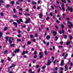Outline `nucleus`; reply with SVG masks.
Masks as SVG:
<instances>
[{"label":"nucleus","instance_id":"obj_1","mask_svg":"<svg viewBox=\"0 0 73 73\" xmlns=\"http://www.w3.org/2000/svg\"><path fill=\"white\" fill-rule=\"evenodd\" d=\"M31 21V19L29 18H28L27 19V21H25V23L26 24H27L28 23H30Z\"/></svg>","mask_w":73,"mask_h":73},{"label":"nucleus","instance_id":"obj_2","mask_svg":"<svg viewBox=\"0 0 73 73\" xmlns=\"http://www.w3.org/2000/svg\"><path fill=\"white\" fill-rule=\"evenodd\" d=\"M64 60H62L61 63L60 64V65L62 66H64Z\"/></svg>","mask_w":73,"mask_h":73},{"label":"nucleus","instance_id":"obj_3","mask_svg":"<svg viewBox=\"0 0 73 73\" xmlns=\"http://www.w3.org/2000/svg\"><path fill=\"white\" fill-rule=\"evenodd\" d=\"M67 9H68V11H70V10L71 12H73V9L72 8H70L69 7H68Z\"/></svg>","mask_w":73,"mask_h":73},{"label":"nucleus","instance_id":"obj_4","mask_svg":"<svg viewBox=\"0 0 73 73\" xmlns=\"http://www.w3.org/2000/svg\"><path fill=\"white\" fill-rule=\"evenodd\" d=\"M15 53H16V52H19V49H16L14 51Z\"/></svg>","mask_w":73,"mask_h":73},{"label":"nucleus","instance_id":"obj_5","mask_svg":"<svg viewBox=\"0 0 73 73\" xmlns=\"http://www.w3.org/2000/svg\"><path fill=\"white\" fill-rule=\"evenodd\" d=\"M15 66V64H13L12 63L11 64V66L9 68H12V67H14Z\"/></svg>","mask_w":73,"mask_h":73},{"label":"nucleus","instance_id":"obj_6","mask_svg":"<svg viewBox=\"0 0 73 73\" xmlns=\"http://www.w3.org/2000/svg\"><path fill=\"white\" fill-rule=\"evenodd\" d=\"M50 64H51V61H49L48 62V63L47 64V65L49 66L50 65Z\"/></svg>","mask_w":73,"mask_h":73},{"label":"nucleus","instance_id":"obj_7","mask_svg":"<svg viewBox=\"0 0 73 73\" xmlns=\"http://www.w3.org/2000/svg\"><path fill=\"white\" fill-rule=\"evenodd\" d=\"M6 42H7L8 41V39H9V38L8 37H6Z\"/></svg>","mask_w":73,"mask_h":73},{"label":"nucleus","instance_id":"obj_8","mask_svg":"<svg viewBox=\"0 0 73 73\" xmlns=\"http://www.w3.org/2000/svg\"><path fill=\"white\" fill-rule=\"evenodd\" d=\"M71 42H72L71 41H68L67 42L66 45H68L70 43H71Z\"/></svg>","mask_w":73,"mask_h":73},{"label":"nucleus","instance_id":"obj_9","mask_svg":"<svg viewBox=\"0 0 73 73\" xmlns=\"http://www.w3.org/2000/svg\"><path fill=\"white\" fill-rule=\"evenodd\" d=\"M68 24H70L71 26H73V25H72V24L71 23V22H70L68 21Z\"/></svg>","mask_w":73,"mask_h":73},{"label":"nucleus","instance_id":"obj_10","mask_svg":"<svg viewBox=\"0 0 73 73\" xmlns=\"http://www.w3.org/2000/svg\"><path fill=\"white\" fill-rule=\"evenodd\" d=\"M3 33L1 32H0V38H1V37L3 36Z\"/></svg>","mask_w":73,"mask_h":73},{"label":"nucleus","instance_id":"obj_11","mask_svg":"<svg viewBox=\"0 0 73 73\" xmlns=\"http://www.w3.org/2000/svg\"><path fill=\"white\" fill-rule=\"evenodd\" d=\"M42 13H40L39 14V17L40 19H41V18H42Z\"/></svg>","mask_w":73,"mask_h":73},{"label":"nucleus","instance_id":"obj_12","mask_svg":"<svg viewBox=\"0 0 73 73\" xmlns=\"http://www.w3.org/2000/svg\"><path fill=\"white\" fill-rule=\"evenodd\" d=\"M50 36H49V35H48L46 36V38L47 39H49V38H50Z\"/></svg>","mask_w":73,"mask_h":73},{"label":"nucleus","instance_id":"obj_13","mask_svg":"<svg viewBox=\"0 0 73 73\" xmlns=\"http://www.w3.org/2000/svg\"><path fill=\"white\" fill-rule=\"evenodd\" d=\"M9 41L10 44H12V40H11V39H9Z\"/></svg>","mask_w":73,"mask_h":73},{"label":"nucleus","instance_id":"obj_14","mask_svg":"<svg viewBox=\"0 0 73 73\" xmlns=\"http://www.w3.org/2000/svg\"><path fill=\"white\" fill-rule=\"evenodd\" d=\"M3 2H4V1L3 0H1L0 1V5H1V3H3Z\"/></svg>","mask_w":73,"mask_h":73},{"label":"nucleus","instance_id":"obj_15","mask_svg":"<svg viewBox=\"0 0 73 73\" xmlns=\"http://www.w3.org/2000/svg\"><path fill=\"white\" fill-rule=\"evenodd\" d=\"M32 3L33 5H36V3L35 2H34L33 1H32Z\"/></svg>","mask_w":73,"mask_h":73},{"label":"nucleus","instance_id":"obj_16","mask_svg":"<svg viewBox=\"0 0 73 73\" xmlns=\"http://www.w3.org/2000/svg\"><path fill=\"white\" fill-rule=\"evenodd\" d=\"M62 9L63 11H65V7H62Z\"/></svg>","mask_w":73,"mask_h":73},{"label":"nucleus","instance_id":"obj_17","mask_svg":"<svg viewBox=\"0 0 73 73\" xmlns=\"http://www.w3.org/2000/svg\"><path fill=\"white\" fill-rule=\"evenodd\" d=\"M53 33L54 34V36H55L57 35V33L55 32L54 31L53 32Z\"/></svg>","mask_w":73,"mask_h":73},{"label":"nucleus","instance_id":"obj_18","mask_svg":"<svg viewBox=\"0 0 73 73\" xmlns=\"http://www.w3.org/2000/svg\"><path fill=\"white\" fill-rule=\"evenodd\" d=\"M10 46L14 47L15 46V45L13 44H11L10 45Z\"/></svg>","mask_w":73,"mask_h":73},{"label":"nucleus","instance_id":"obj_19","mask_svg":"<svg viewBox=\"0 0 73 73\" xmlns=\"http://www.w3.org/2000/svg\"><path fill=\"white\" fill-rule=\"evenodd\" d=\"M7 29H8V28L6 27L4 29V31H7Z\"/></svg>","mask_w":73,"mask_h":73},{"label":"nucleus","instance_id":"obj_20","mask_svg":"<svg viewBox=\"0 0 73 73\" xmlns=\"http://www.w3.org/2000/svg\"><path fill=\"white\" fill-rule=\"evenodd\" d=\"M67 56H68V54L66 53V55H65V56L64 57V58H66V57H67Z\"/></svg>","mask_w":73,"mask_h":73},{"label":"nucleus","instance_id":"obj_21","mask_svg":"<svg viewBox=\"0 0 73 73\" xmlns=\"http://www.w3.org/2000/svg\"><path fill=\"white\" fill-rule=\"evenodd\" d=\"M17 22L19 24H21V23H20V22L18 20H17Z\"/></svg>","mask_w":73,"mask_h":73},{"label":"nucleus","instance_id":"obj_22","mask_svg":"<svg viewBox=\"0 0 73 73\" xmlns=\"http://www.w3.org/2000/svg\"><path fill=\"white\" fill-rule=\"evenodd\" d=\"M9 7V4H7L6 5V7L7 8H8Z\"/></svg>","mask_w":73,"mask_h":73},{"label":"nucleus","instance_id":"obj_23","mask_svg":"<svg viewBox=\"0 0 73 73\" xmlns=\"http://www.w3.org/2000/svg\"><path fill=\"white\" fill-rule=\"evenodd\" d=\"M8 52V50H5L4 52V54H6V53H7Z\"/></svg>","mask_w":73,"mask_h":73},{"label":"nucleus","instance_id":"obj_24","mask_svg":"<svg viewBox=\"0 0 73 73\" xmlns=\"http://www.w3.org/2000/svg\"><path fill=\"white\" fill-rule=\"evenodd\" d=\"M25 15L26 16H29V15H30L29 13H26L25 14Z\"/></svg>","mask_w":73,"mask_h":73},{"label":"nucleus","instance_id":"obj_25","mask_svg":"<svg viewBox=\"0 0 73 73\" xmlns=\"http://www.w3.org/2000/svg\"><path fill=\"white\" fill-rule=\"evenodd\" d=\"M46 68V66H44L42 67V69H44Z\"/></svg>","mask_w":73,"mask_h":73},{"label":"nucleus","instance_id":"obj_26","mask_svg":"<svg viewBox=\"0 0 73 73\" xmlns=\"http://www.w3.org/2000/svg\"><path fill=\"white\" fill-rule=\"evenodd\" d=\"M16 3L18 5H20V3L18 1L16 2Z\"/></svg>","mask_w":73,"mask_h":73},{"label":"nucleus","instance_id":"obj_27","mask_svg":"<svg viewBox=\"0 0 73 73\" xmlns=\"http://www.w3.org/2000/svg\"><path fill=\"white\" fill-rule=\"evenodd\" d=\"M13 16L15 18H17V15H13Z\"/></svg>","mask_w":73,"mask_h":73},{"label":"nucleus","instance_id":"obj_28","mask_svg":"<svg viewBox=\"0 0 73 73\" xmlns=\"http://www.w3.org/2000/svg\"><path fill=\"white\" fill-rule=\"evenodd\" d=\"M27 44L29 45V44H31V42H29V41H28L27 42Z\"/></svg>","mask_w":73,"mask_h":73},{"label":"nucleus","instance_id":"obj_29","mask_svg":"<svg viewBox=\"0 0 73 73\" xmlns=\"http://www.w3.org/2000/svg\"><path fill=\"white\" fill-rule=\"evenodd\" d=\"M13 11L14 12V13H15L16 12V9H13Z\"/></svg>","mask_w":73,"mask_h":73},{"label":"nucleus","instance_id":"obj_30","mask_svg":"<svg viewBox=\"0 0 73 73\" xmlns=\"http://www.w3.org/2000/svg\"><path fill=\"white\" fill-rule=\"evenodd\" d=\"M61 27H62V28H64V25L63 24H62L61 25Z\"/></svg>","mask_w":73,"mask_h":73},{"label":"nucleus","instance_id":"obj_31","mask_svg":"<svg viewBox=\"0 0 73 73\" xmlns=\"http://www.w3.org/2000/svg\"><path fill=\"white\" fill-rule=\"evenodd\" d=\"M72 38H72V36H70V40H72Z\"/></svg>","mask_w":73,"mask_h":73},{"label":"nucleus","instance_id":"obj_32","mask_svg":"<svg viewBox=\"0 0 73 73\" xmlns=\"http://www.w3.org/2000/svg\"><path fill=\"white\" fill-rule=\"evenodd\" d=\"M14 3H15V2H14V1H11V4L12 5H13V4H14Z\"/></svg>","mask_w":73,"mask_h":73},{"label":"nucleus","instance_id":"obj_33","mask_svg":"<svg viewBox=\"0 0 73 73\" xmlns=\"http://www.w3.org/2000/svg\"><path fill=\"white\" fill-rule=\"evenodd\" d=\"M44 53L45 55H47V52H46V51H45Z\"/></svg>","mask_w":73,"mask_h":73},{"label":"nucleus","instance_id":"obj_34","mask_svg":"<svg viewBox=\"0 0 73 73\" xmlns=\"http://www.w3.org/2000/svg\"><path fill=\"white\" fill-rule=\"evenodd\" d=\"M37 55H36L34 56V58H37Z\"/></svg>","mask_w":73,"mask_h":73},{"label":"nucleus","instance_id":"obj_35","mask_svg":"<svg viewBox=\"0 0 73 73\" xmlns=\"http://www.w3.org/2000/svg\"><path fill=\"white\" fill-rule=\"evenodd\" d=\"M9 39H11V40H13V38L12 37H9Z\"/></svg>","mask_w":73,"mask_h":73},{"label":"nucleus","instance_id":"obj_36","mask_svg":"<svg viewBox=\"0 0 73 73\" xmlns=\"http://www.w3.org/2000/svg\"><path fill=\"white\" fill-rule=\"evenodd\" d=\"M1 15L2 16H4V14L2 13H1Z\"/></svg>","mask_w":73,"mask_h":73},{"label":"nucleus","instance_id":"obj_37","mask_svg":"<svg viewBox=\"0 0 73 73\" xmlns=\"http://www.w3.org/2000/svg\"><path fill=\"white\" fill-rule=\"evenodd\" d=\"M33 8L34 9H36V5H34L33 6Z\"/></svg>","mask_w":73,"mask_h":73},{"label":"nucleus","instance_id":"obj_38","mask_svg":"<svg viewBox=\"0 0 73 73\" xmlns=\"http://www.w3.org/2000/svg\"><path fill=\"white\" fill-rule=\"evenodd\" d=\"M43 56V54H42L40 56H39L40 58H42V56Z\"/></svg>","mask_w":73,"mask_h":73},{"label":"nucleus","instance_id":"obj_39","mask_svg":"<svg viewBox=\"0 0 73 73\" xmlns=\"http://www.w3.org/2000/svg\"><path fill=\"white\" fill-rule=\"evenodd\" d=\"M50 15L51 16H53V13H50Z\"/></svg>","mask_w":73,"mask_h":73},{"label":"nucleus","instance_id":"obj_40","mask_svg":"<svg viewBox=\"0 0 73 73\" xmlns=\"http://www.w3.org/2000/svg\"><path fill=\"white\" fill-rule=\"evenodd\" d=\"M62 47H63L62 46H58V48H62Z\"/></svg>","mask_w":73,"mask_h":73},{"label":"nucleus","instance_id":"obj_41","mask_svg":"<svg viewBox=\"0 0 73 73\" xmlns=\"http://www.w3.org/2000/svg\"><path fill=\"white\" fill-rule=\"evenodd\" d=\"M55 38L56 39V41H57L58 39V37L57 36H55Z\"/></svg>","mask_w":73,"mask_h":73},{"label":"nucleus","instance_id":"obj_42","mask_svg":"<svg viewBox=\"0 0 73 73\" xmlns=\"http://www.w3.org/2000/svg\"><path fill=\"white\" fill-rule=\"evenodd\" d=\"M31 38H33V36L32 35H30Z\"/></svg>","mask_w":73,"mask_h":73},{"label":"nucleus","instance_id":"obj_43","mask_svg":"<svg viewBox=\"0 0 73 73\" xmlns=\"http://www.w3.org/2000/svg\"><path fill=\"white\" fill-rule=\"evenodd\" d=\"M62 44H63V41H61L60 42V44L61 45H62Z\"/></svg>","mask_w":73,"mask_h":73},{"label":"nucleus","instance_id":"obj_44","mask_svg":"<svg viewBox=\"0 0 73 73\" xmlns=\"http://www.w3.org/2000/svg\"><path fill=\"white\" fill-rule=\"evenodd\" d=\"M67 64H66L65 66V69H68V67H67Z\"/></svg>","mask_w":73,"mask_h":73},{"label":"nucleus","instance_id":"obj_45","mask_svg":"<svg viewBox=\"0 0 73 73\" xmlns=\"http://www.w3.org/2000/svg\"><path fill=\"white\" fill-rule=\"evenodd\" d=\"M55 70H58V68H57V67H56L55 68Z\"/></svg>","mask_w":73,"mask_h":73},{"label":"nucleus","instance_id":"obj_46","mask_svg":"<svg viewBox=\"0 0 73 73\" xmlns=\"http://www.w3.org/2000/svg\"><path fill=\"white\" fill-rule=\"evenodd\" d=\"M49 19V17H47L46 18V20H47V21H48V19Z\"/></svg>","mask_w":73,"mask_h":73},{"label":"nucleus","instance_id":"obj_47","mask_svg":"<svg viewBox=\"0 0 73 73\" xmlns=\"http://www.w3.org/2000/svg\"><path fill=\"white\" fill-rule=\"evenodd\" d=\"M17 41H21V39H17Z\"/></svg>","mask_w":73,"mask_h":73},{"label":"nucleus","instance_id":"obj_48","mask_svg":"<svg viewBox=\"0 0 73 73\" xmlns=\"http://www.w3.org/2000/svg\"><path fill=\"white\" fill-rule=\"evenodd\" d=\"M19 20L21 22H22L23 23V20L21 19H20Z\"/></svg>","mask_w":73,"mask_h":73},{"label":"nucleus","instance_id":"obj_49","mask_svg":"<svg viewBox=\"0 0 73 73\" xmlns=\"http://www.w3.org/2000/svg\"><path fill=\"white\" fill-rule=\"evenodd\" d=\"M59 33L60 34H62V32H61V31H59Z\"/></svg>","mask_w":73,"mask_h":73},{"label":"nucleus","instance_id":"obj_50","mask_svg":"<svg viewBox=\"0 0 73 73\" xmlns=\"http://www.w3.org/2000/svg\"><path fill=\"white\" fill-rule=\"evenodd\" d=\"M13 24H14L15 25H16L17 24V23L15 22H13Z\"/></svg>","mask_w":73,"mask_h":73},{"label":"nucleus","instance_id":"obj_51","mask_svg":"<svg viewBox=\"0 0 73 73\" xmlns=\"http://www.w3.org/2000/svg\"><path fill=\"white\" fill-rule=\"evenodd\" d=\"M33 41L34 42H35V41H36V39H35V38H34V39H33Z\"/></svg>","mask_w":73,"mask_h":73},{"label":"nucleus","instance_id":"obj_52","mask_svg":"<svg viewBox=\"0 0 73 73\" xmlns=\"http://www.w3.org/2000/svg\"><path fill=\"white\" fill-rule=\"evenodd\" d=\"M8 59L9 61H10V60H11V58H9V57H8Z\"/></svg>","mask_w":73,"mask_h":73},{"label":"nucleus","instance_id":"obj_53","mask_svg":"<svg viewBox=\"0 0 73 73\" xmlns=\"http://www.w3.org/2000/svg\"><path fill=\"white\" fill-rule=\"evenodd\" d=\"M36 68H39V65H37L36 66Z\"/></svg>","mask_w":73,"mask_h":73},{"label":"nucleus","instance_id":"obj_54","mask_svg":"<svg viewBox=\"0 0 73 73\" xmlns=\"http://www.w3.org/2000/svg\"><path fill=\"white\" fill-rule=\"evenodd\" d=\"M35 62H36V61H35V60L33 61V64H35Z\"/></svg>","mask_w":73,"mask_h":73},{"label":"nucleus","instance_id":"obj_55","mask_svg":"<svg viewBox=\"0 0 73 73\" xmlns=\"http://www.w3.org/2000/svg\"><path fill=\"white\" fill-rule=\"evenodd\" d=\"M66 19L67 21H69V18H66Z\"/></svg>","mask_w":73,"mask_h":73},{"label":"nucleus","instance_id":"obj_56","mask_svg":"<svg viewBox=\"0 0 73 73\" xmlns=\"http://www.w3.org/2000/svg\"><path fill=\"white\" fill-rule=\"evenodd\" d=\"M42 52H40L39 53V55H41V54H42Z\"/></svg>","mask_w":73,"mask_h":73},{"label":"nucleus","instance_id":"obj_57","mask_svg":"<svg viewBox=\"0 0 73 73\" xmlns=\"http://www.w3.org/2000/svg\"><path fill=\"white\" fill-rule=\"evenodd\" d=\"M19 10L21 11H23V9L22 8H20L19 9Z\"/></svg>","mask_w":73,"mask_h":73},{"label":"nucleus","instance_id":"obj_58","mask_svg":"<svg viewBox=\"0 0 73 73\" xmlns=\"http://www.w3.org/2000/svg\"><path fill=\"white\" fill-rule=\"evenodd\" d=\"M17 36H18V37H21V36L20 35H17Z\"/></svg>","mask_w":73,"mask_h":73},{"label":"nucleus","instance_id":"obj_59","mask_svg":"<svg viewBox=\"0 0 73 73\" xmlns=\"http://www.w3.org/2000/svg\"><path fill=\"white\" fill-rule=\"evenodd\" d=\"M31 72H32V70L31 69L29 71V73H31Z\"/></svg>","mask_w":73,"mask_h":73},{"label":"nucleus","instance_id":"obj_60","mask_svg":"<svg viewBox=\"0 0 73 73\" xmlns=\"http://www.w3.org/2000/svg\"><path fill=\"white\" fill-rule=\"evenodd\" d=\"M37 54V52L36 51H35L34 53V54Z\"/></svg>","mask_w":73,"mask_h":73},{"label":"nucleus","instance_id":"obj_61","mask_svg":"<svg viewBox=\"0 0 73 73\" xmlns=\"http://www.w3.org/2000/svg\"><path fill=\"white\" fill-rule=\"evenodd\" d=\"M64 38H67V36L66 35H65L64 36Z\"/></svg>","mask_w":73,"mask_h":73},{"label":"nucleus","instance_id":"obj_62","mask_svg":"<svg viewBox=\"0 0 73 73\" xmlns=\"http://www.w3.org/2000/svg\"><path fill=\"white\" fill-rule=\"evenodd\" d=\"M70 66H73V63H70Z\"/></svg>","mask_w":73,"mask_h":73},{"label":"nucleus","instance_id":"obj_63","mask_svg":"<svg viewBox=\"0 0 73 73\" xmlns=\"http://www.w3.org/2000/svg\"><path fill=\"white\" fill-rule=\"evenodd\" d=\"M3 62H4V60L2 59L1 60V62H2V63H3Z\"/></svg>","mask_w":73,"mask_h":73},{"label":"nucleus","instance_id":"obj_64","mask_svg":"<svg viewBox=\"0 0 73 73\" xmlns=\"http://www.w3.org/2000/svg\"><path fill=\"white\" fill-rule=\"evenodd\" d=\"M40 71V69H39L38 70L37 72H39Z\"/></svg>","mask_w":73,"mask_h":73}]
</instances>
